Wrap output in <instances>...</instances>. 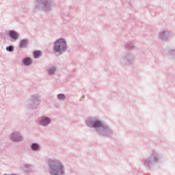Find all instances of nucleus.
<instances>
[{
  "instance_id": "1",
  "label": "nucleus",
  "mask_w": 175,
  "mask_h": 175,
  "mask_svg": "<svg viewBox=\"0 0 175 175\" xmlns=\"http://www.w3.org/2000/svg\"><path fill=\"white\" fill-rule=\"evenodd\" d=\"M50 173L52 175L64 174V165L58 161H49Z\"/></svg>"
},
{
  "instance_id": "2",
  "label": "nucleus",
  "mask_w": 175,
  "mask_h": 175,
  "mask_svg": "<svg viewBox=\"0 0 175 175\" xmlns=\"http://www.w3.org/2000/svg\"><path fill=\"white\" fill-rule=\"evenodd\" d=\"M38 4L34 8V12H38L42 9L45 12L47 10H51V0H37Z\"/></svg>"
},
{
  "instance_id": "3",
  "label": "nucleus",
  "mask_w": 175,
  "mask_h": 175,
  "mask_svg": "<svg viewBox=\"0 0 175 175\" xmlns=\"http://www.w3.org/2000/svg\"><path fill=\"white\" fill-rule=\"evenodd\" d=\"M65 50H66V41L64 38L56 40L54 45V51L62 54Z\"/></svg>"
},
{
  "instance_id": "4",
  "label": "nucleus",
  "mask_w": 175,
  "mask_h": 175,
  "mask_svg": "<svg viewBox=\"0 0 175 175\" xmlns=\"http://www.w3.org/2000/svg\"><path fill=\"white\" fill-rule=\"evenodd\" d=\"M11 139L13 142H21L23 140V137L20 136V133H14L11 135Z\"/></svg>"
},
{
  "instance_id": "5",
  "label": "nucleus",
  "mask_w": 175,
  "mask_h": 175,
  "mask_svg": "<svg viewBox=\"0 0 175 175\" xmlns=\"http://www.w3.org/2000/svg\"><path fill=\"white\" fill-rule=\"evenodd\" d=\"M40 125H43L46 126V125H49L50 124V118H44L40 121Z\"/></svg>"
},
{
  "instance_id": "6",
  "label": "nucleus",
  "mask_w": 175,
  "mask_h": 175,
  "mask_svg": "<svg viewBox=\"0 0 175 175\" xmlns=\"http://www.w3.org/2000/svg\"><path fill=\"white\" fill-rule=\"evenodd\" d=\"M10 37L14 40H16V39H18V33L13 30H11L10 31Z\"/></svg>"
},
{
  "instance_id": "7",
  "label": "nucleus",
  "mask_w": 175,
  "mask_h": 175,
  "mask_svg": "<svg viewBox=\"0 0 175 175\" xmlns=\"http://www.w3.org/2000/svg\"><path fill=\"white\" fill-rule=\"evenodd\" d=\"M103 126V124H102V122L99 120H96L93 123V126L92 128H100Z\"/></svg>"
},
{
  "instance_id": "8",
  "label": "nucleus",
  "mask_w": 175,
  "mask_h": 175,
  "mask_svg": "<svg viewBox=\"0 0 175 175\" xmlns=\"http://www.w3.org/2000/svg\"><path fill=\"white\" fill-rule=\"evenodd\" d=\"M28 46V40H23L21 42V44H20V47L21 49H24L25 47H27Z\"/></svg>"
},
{
  "instance_id": "9",
  "label": "nucleus",
  "mask_w": 175,
  "mask_h": 175,
  "mask_svg": "<svg viewBox=\"0 0 175 175\" xmlns=\"http://www.w3.org/2000/svg\"><path fill=\"white\" fill-rule=\"evenodd\" d=\"M25 65H31L32 64V59L29 57H27L23 60Z\"/></svg>"
},
{
  "instance_id": "10",
  "label": "nucleus",
  "mask_w": 175,
  "mask_h": 175,
  "mask_svg": "<svg viewBox=\"0 0 175 175\" xmlns=\"http://www.w3.org/2000/svg\"><path fill=\"white\" fill-rule=\"evenodd\" d=\"M42 51H36L33 53V55H34V58H39V57H40V55H42Z\"/></svg>"
},
{
  "instance_id": "11",
  "label": "nucleus",
  "mask_w": 175,
  "mask_h": 175,
  "mask_svg": "<svg viewBox=\"0 0 175 175\" xmlns=\"http://www.w3.org/2000/svg\"><path fill=\"white\" fill-rule=\"evenodd\" d=\"M31 148L33 151H36L37 150H39V145L38 144H33L31 145Z\"/></svg>"
},
{
  "instance_id": "12",
  "label": "nucleus",
  "mask_w": 175,
  "mask_h": 175,
  "mask_svg": "<svg viewBox=\"0 0 175 175\" xmlns=\"http://www.w3.org/2000/svg\"><path fill=\"white\" fill-rule=\"evenodd\" d=\"M54 72H55V68L54 67L51 68L49 70V75H54Z\"/></svg>"
},
{
  "instance_id": "13",
  "label": "nucleus",
  "mask_w": 175,
  "mask_h": 175,
  "mask_svg": "<svg viewBox=\"0 0 175 175\" xmlns=\"http://www.w3.org/2000/svg\"><path fill=\"white\" fill-rule=\"evenodd\" d=\"M58 99H59L60 100H65V95L64 94H59L57 96Z\"/></svg>"
},
{
  "instance_id": "14",
  "label": "nucleus",
  "mask_w": 175,
  "mask_h": 175,
  "mask_svg": "<svg viewBox=\"0 0 175 175\" xmlns=\"http://www.w3.org/2000/svg\"><path fill=\"white\" fill-rule=\"evenodd\" d=\"M13 50H14V48L12 46H10L8 47V51H13Z\"/></svg>"
},
{
  "instance_id": "15",
  "label": "nucleus",
  "mask_w": 175,
  "mask_h": 175,
  "mask_svg": "<svg viewBox=\"0 0 175 175\" xmlns=\"http://www.w3.org/2000/svg\"><path fill=\"white\" fill-rule=\"evenodd\" d=\"M160 38H162V34H160Z\"/></svg>"
}]
</instances>
